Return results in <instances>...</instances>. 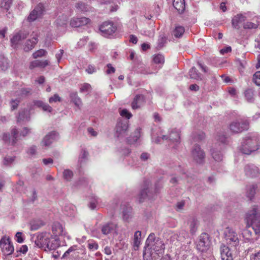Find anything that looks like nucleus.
Returning a JSON list of instances; mask_svg holds the SVG:
<instances>
[{"mask_svg":"<svg viewBox=\"0 0 260 260\" xmlns=\"http://www.w3.org/2000/svg\"><path fill=\"white\" fill-rule=\"evenodd\" d=\"M246 219L248 224H250V226L245 228L242 232L243 238L247 242L253 243L254 239L252 238L254 231L255 235H260V208L257 206H253L246 214Z\"/></svg>","mask_w":260,"mask_h":260,"instance_id":"nucleus-1","label":"nucleus"},{"mask_svg":"<svg viewBox=\"0 0 260 260\" xmlns=\"http://www.w3.org/2000/svg\"><path fill=\"white\" fill-rule=\"evenodd\" d=\"M38 247L45 251L55 249L58 247V241L48 232L39 233L35 241Z\"/></svg>","mask_w":260,"mask_h":260,"instance_id":"nucleus-2","label":"nucleus"},{"mask_svg":"<svg viewBox=\"0 0 260 260\" xmlns=\"http://www.w3.org/2000/svg\"><path fill=\"white\" fill-rule=\"evenodd\" d=\"M259 147V136L256 134H251L247 136L244 139L240 150L244 154H250L258 149Z\"/></svg>","mask_w":260,"mask_h":260,"instance_id":"nucleus-3","label":"nucleus"},{"mask_svg":"<svg viewBox=\"0 0 260 260\" xmlns=\"http://www.w3.org/2000/svg\"><path fill=\"white\" fill-rule=\"evenodd\" d=\"M30 133V129L26 127H23L20 133L16 127H13L11 131V134H3V140L9 145L15 146L19 140V137H24Z\"/></svg>","mask_w":260,"mask_h":260,"instance_id":"nucleus-4","label":"nucleus"},{"mask_svg":"<svg viewBox=\"0 0 260 260\" xmlns=\"http://www.w3.org/2000/svg\"><path fill=\"white\" fill-rule=\"evenodd\" d=\"M159 190L157 184L155 185L154 189L151 185V182L149 180L144 182L143 186L142 188L139 196V200L140 202H143L146 199H150L153 197Z\"/></svg>","mask_w":260,"mask_h":260,"instance_id":"nucleus-5","label":"nucleus"},{"mask_svg":"<svg viewBox=\"0 0 260 260\" xmlns=\"http://www.w3.org/2000/svg\"><path fill=\"white\" fill-rule=\"evenodd\" d=\"M249 128L248 122L244 119H238L233 121L229 125L230 131L233 133H240Z\"/></svg>","mask_w":260,"mask_h":260,"instance_id":"nucleus-6","label":"nucleus"},{"mask_svg":"<svg viewBox=\"0 0 260 260\" xmlns=\"http://www.w3.org/2000/svg\"><path fill=\"white\" fill-rule=\"evenodd\" d=\"M210 245L209 235L207 233H202L197 242L196 247L197 250L204 252L208 249Z\"/></svg>","mask_w":260,"mask_h":260,"instance_id":"nucleus-7","label":"nucleus"},{"mask_svg":"<svg viewBox=\"0 0 260 260\" xmlns=\"http://www.w3.org/2000/svg\"><path fill=\"white\" fill-rule=\"evenodd\" d=\"M224 237L227 243L236 246L239 243V239L237 234L232 229L226 228L224 231Z\"/></svg>","mask_w":260,"mask_h":260,"instance_id":"nucleus-8","label":"nucleus"},{"mask_svg":"<svg viewBox=\"0 0 260 260\" xmlns=\"http://www.w3.org/2000/svg\"><path fill=\"white\" fill-rule=\"evenodd\" d=\"M100 30L102 35L108 37L115 32L116 27L111 22H104L100 25Z\"/></svg>","mask_w":260,"mask_h":260,"instance_id":"nucleus-9","label":"nucleus"},{"mask_svg":"<svg viewBox=\"0 0 260 260\" xmlns=\"http://www.w3.org/2000/svg\"><path fill=\"white\" fill-rule=\"evenodd\" d=\"M191 155L195 161L198 164H202L204 161L205 154L200 146L196 145L192 149Z\"/></svg>","mask_w":260,"mask_h":260,"instance_id":"nucleus-10","label":"nucleus"},{"mask_svg":"<svg viewBox=\"0 0 260 260\" xmlns=\"http://www.w3.org/2000/svg\"><path fill=\"white\" fill-rule=\"evenodd\" d=\"M0 246L5 255H10L14 251L13 246L9 238H2L0 241Z\"/></svg>","mask_w":260,"mask_h":260,"instance_id":"nucleus-11","label":"nucleus"},{"mask_svg":"<svg viewBox=\"0 0 260 260\" xmlns=\"http://www.w3.org/2000/svg\"><path fill=\"white\" fill-rule=\"evenodd\" d=\"M128 124L127 120H120L117 122L116 126V135L117 137H123L127 133Z\"/></svg>","mask_w":260,"mask_h":260,"instance_id":"nucleus-12","label":"nucleus"},{"mask_svg":"<svg viewBox=\"0 0 260 260\" xmlns=\"http://www.w3.org/2000/svg\"><path fill=\"white\" fill-rule=\"evenodd\" d=\"M168 138L172 142L178 143L180 140V134L177 131L173 130L170 133L169 137H167L166 135H163L161 137H158L155 140V142L158 144L160 143L161 140H167Z\"/></svg>","mask_w":260,"mask_h":260,"instance_id":"nucleus-13","label":"nucleus"},{"mask_svg":"<svg viewBox=\"0 0 260 260\" xmlns=\"http://www.w3.org/2000/svg\"><path fill=\"white\" fill-rule=\"evenodd\" d=\"M43 12V6L42 4H39L32 11L30 12L27 17L29 22H32L36 20L38 17H40Z\"/></svg>","mask_w":260,"mask_h":260,"instance_id":"nucleus-14","label":"nucleus"},{"mask_svg":"<svg viewBox=\"0 0 260 260\" xmlns=\"http://www.w3.org/2000/svg\"><path fill=\"white\" fill-rule=\"evenodd\" d=\"M246 14H238L232 19V24L233 27L237 29H240V24L246 20Z\"/></svg>","mask_w":260,"mask_h":260,"instance_id":"nucleus-15","label":"nucleus"},{"mask_svg":"<svg viewBox=\"0 0 260 260\" xmlns=\"http://www.w3.org/2000/svg\"><path fill=\"white\" fill-rule=\"evenodd\" d=\"M90 22V20L86 17L74 18L70 21V25L72 27H78L85 25Z\"/></svg>","mask_w":260,"mask_h":260,"instance_id":"nucleus-16","label":"nucleus"},{"mask_svg":"<svg viewBox=\"0 0 260 260\" xmlns=\"http://www.w3.org/2000/svg\"><path fill=\"white\" fill-rule=\"evenodd\" d=\"M57 133L53 131L46 135L42 141L41 144L46 147L49 146L57 138Z\"/></svg>","mask_w":260,"mask_h":260,"instance_id":"nucleus-17","label":"nucleus"},{"mask_svg":"<svg viewBox=\"0 0 260 260\" xmlns=\"http://www.w3.org/2000/svg\"><path fill=\"white\" fill-rule=\"evenodd\" d=\"M116 225L111 222L104 224L101 226V232L103 234L107 235L115 232Z\"/></svg>","mask_w":260,"mask_h":260,"instance_id":"nucleus-18","label":"nucleus"},{"mask_svg":"<svg viewBox=\"0 0 260 260\" xmlns=\"http://www.w3.org/2000/svg\"><path fill=\"white\" fill-rule=\"evenodd\" d=\"M38 36L37 34L33 36L31 39L26 41L23 46V50L25 52H28L32 50L38 42Z\"/></svg>","mask_w":260,"mask_h":260,"instance_id":"nucleus-19","label":"nucleus"},{"mask_svg":"<svg viewBox=\"0 0 260 260\" xmlns=\"http://www.w3.org/2000/svg\"><path fill=\"white\" fill-rule=\"evenodd\" d=\"M245 174L247 176L254 177H256L259 174L258 168L254 165H247L245 167Z\"/></svg>","mask_w":260,"mask_h":260,"instance_id":"nucleus-20","label":"nucleus"},{"mask_svg":"<svg viewBox=\"0 0 260 260\" xmlns=\"http://www.w3.org/2000/svg\"><path fill=\"white\" fill-rule=\"evenodd\" d=\"M28 35V33L26 31H20L14 35L13 37L11 39L13 46L18 44L19 42L21 40L26 39Z\"/></svg>","mask_w":260,"mask_h":260,"instance_id":"nucleus-21","label":"nucleus"},{"mask_svg":"<svg viewBox=\"0 0 260 260\" xmlns=\"http://www.w3.org/2000/svg\"><path fill=\"white\" fill-rule=\"evenodd\" d=\"M220 254L222 260H233L232 252L226 246L224 245L221 247Z\"/></svg>","mask_w":260,"mask_h":260,"instance_id":"nucleus-22","label":"nucleus"},{"mask_svg":"<svg viewBox=\"0 0 260 260\" xmlns=\"http://www.w3.org/2000/svg\"><path fill=\"white\" fill-rule=\"evenodd\" d=\"M150 247L151 249L159 253H162L165 248L164 242L159 239H156L155 242Z\"/></svg>","mask_w":260,"mask_h":260,"instance_id":"nucleus-23","label":"nucleus"},{"mask_svg":"<svg viewBox=\"0 0 260 260\" xmlns=\"http://www.w3.org/2000/svg\"><path fill=\"white\" fill-rule=\"evenodd\" d=\"M144 103V96L142 95H137L132 103V107L133 109H138L141 107Z\"/></svg>","mask_w":260,"mask_h":260,"instance_id":"nucleus-24","label":"nucleus"},{"mask_svg":"<svg viewBox=\"0 0 260 260\" xmlns=\"http://www.w3.org/2000/svg\"><path fill=\"white\" fill-rule=\"evenodd\" d=\"M187 224L189 226L190 233L192 235H193L198 229V222L197 219L193 217L189 218L188 220Z\"/></svg>","mask_w":260,"mask_h":260,"instance_id":"nucleus-25","label":"nucleus"},{"mask_svg":"<svg viewBox=\"0 0 260 260\" xmlns=\"http://www.w3.org/2000/svg\"><path fill=\"white\" fill-rule=\"evenodd\" d=\"M49 64V61L48 60H35L30 63L29 68L31 70L35 68H45Z\"/></svg>","mask_w":260,"mask_h":260,"instance_id":"nucleus-26","label":"nucleus"},{"mask_svg":"<svg viewBox=\"0 0 260 260\" xmlns=\"http://www.w3.org/2000/svg\"><path fill=\"white\" fill-rule=\"evenodd\" d=\"M52 232L55 236L65 235L62 226L59 222H55L52 225Z\"/></svg>","mask_w":260,"mask_h":260,"instance_id":"nucleus-27","label":"nucleus"},{"mask_svg":"<svg viewBox=\"0 0 260 260\" xmlns=\"http://www.w3.org/2000/svg\"><path fill=\"white\" fill-rule=\"evenodd\" d=\"M17 122L28 121L30 119L29 112L27 109L21 111L17 117Z\"/></svg>","mask_w":260,"mask_h":260,"instance_id":"nucleus-28","label":"nucleus"},{"mask_svg":"<svg viewBox=\"0 0 260 260\" xmlns=\"http://www.w3.org/2000/svg\"><path fill=\"white\" fill-rule=\"evenodd\" d=\"M34 105L39 108H42L45 111L51 112L52 110V108L48 104L41 101H35Z\"/></svg>","mask_w":260,"mask_h":260,"instance_id":"nucleus-29","label":"nucleus"},{"mask_svg":"<svg viewBox=\"0 0 260 260\" xmlns=\"http://www.w3.org/2000/svg\"><path fill=\"white\" fill-rule=\"evenodd\" d=\"M141 136V128H137L135 130L134 134L131 137H129L127 141L129 143L132 144L136 142Z\"/></svg>","mask_w":260,"mask_h":260,"instance_id":"nucleus-30","label":"nucleus"},{"mask_svg":"<svg viewBox=\"0 0 260 260\" xmlns=\"http://www.w3.org/2000/svg\"><path fill=\"white\" fill-rule=\"evenodd\" d=\"M190 78L199 80L201 79V74L198 71L195 67H192L189 71Z\"/></svg>","mask_w":260,"mask_h":260,"instance_id":"nucleus-31","label":"nucleus"},{"mask_svg":"<svg viewBox=\"0 0 260 260\" xmlns=\"http://www.w3.org/2000/svg\"><path fill=\"white\" fill-rule=\"evenodd\" d=\"M184 31L185 29L183 26L178 25L173 30L172 34L175 37L179 38L182 36Z\"/></svg>","mask_w":260,"mask_h":260,"instance_id":"nucleus-32","label":"nucleus"},{"mask_svg":"<svg viewBox=\"0 0 260 260\" xmlns=\"http://www.w3.org/2000/svg\"><path fill=\"white\" fill-rule=\"evenodd\" d=\"M167 42V37L162 33L160 34L157 41V48L160 49L162 48Z\"/></svg>","mask_w":260,"mask_h":260,"instance_id":"nucleus-33","label":"nucleus"},{"mask_svg":"<svg viewBox=\"0 0 260 260\" xmlns=\"http://www.w3.org/2000/svg\"><path fill=\"white\" fill-rule=\"evenodd\" d=\"M141 232L138 231L135 232L134 238V247L135 250L138 249L141 243Z\"/></svg>","mask_w":260,"mask_h":260,"instance_id":"nucleus-34","label":"nucleus"},{"mask_svg":"<svg viewBox=\"0 0 260 260\" xmlns=\"http://www.w3.org/2000/svg\"><path fill=\"white\" fill-rule=\"evenodd\" d=\"M68 19V18L67 15H62L57 18L55 22L58 26H64L67 25Z\"/></svg>","mask_w":260,"mask_h":260,"instance_id":"nucleus-35","label":"nucleus"},{"mask_svg":"<svg viewBox=\"0 0 260 260\" xmlns=\"http://www.w3.org/2000/svg\"><path fill=\"white\" fill-rule=\"evenodd\" d=\"M71 101L78 107H80L82 105L81 99L78 96L76 92L71 93L70 94Z\"/></svg>","mask_w":260,"mask_h":260,"instance_id":"nucleus-36","label":"nucleus"},{"mask_svg":"<svg viewBox=\"0 0 260 260\" xmlns=\"http://www.w3.org/2000/svg\"><path fill=\"white\" fill-rule=\"evenodd\" d=\"M173 6L179 12H183L185 10V3L184 0H180V2L174 0L173 2Z\"/></svg>","mask_w":260,"mask_h":260,"instance_id":"nucleus-37","label":"nucleus"},{"mask_svg":"<svg viewBox=\"0 0 260 260\" xmlns=\"http://www.w3.org/2000/svg\"><path fill=\"white\" fill-rule=\"evenodd\" d=\"M44 224V222L40 220H33L30 223V230L36 231L38 230Z\"/></svg>","mask_w":260,"mask_h":260,"instance_id":"nucleus-38","label":"nucleus"},{"mask_svg":"<svg viewBox=\"0 0 260 260\" xmlns=\"http://www.w3.org/2000/svg\"><path fill=\"white\" fill-rule=\"evenodd\" d=\"M100 199L95 196H92L89 204V207L91 210H94L96 208L97 204L99 203Z\"/></svg>","mask_w":260,"mask_h":260,"instance_id":"nucleus-39","label":"nucleus"},{"mask_svg":"<svg viewBox=\"0 0 260 260\" xmlns=\"http://www.w3.org/2000/svg\"><path fill=\"white\" fill-rule=\"evenodd\" d=\"M76 7L78 10L83 12L89 11L91 9L90 7L82 2L78 3Z\"/></svg>","mask_w":260,"mask_h":260,"instance_id":"nucleus-40","label":"nucleus"},{"mask_svg":"<svg viewBox=\"0 0 260 260\" xmlns=\"http://www.w3.org/2000/svg\"><path fill=\"white\" fill-rule=\"evenodd\" d=\"M255 186L254 185H250L247 187V197L251 200L254 197L255 192Z\"/></svg>","mask_w":260,"mask_h":260,"instance_id":"nucleus-41","label":"nucleus"},{"mask_svg":"<svg viewBox=\"0 0 260 260\" xmlns=\"http://www.w3.org/2000/svg\"><path fill=\"white\" fill-rule=\"evenodd\" d=\"M259 25L258 22L256 23L247 21L243 23V26L244 29H256Z\"/></svg>","mask_w":260,"mask_h":260,"instance_id":"nucleus-42","label":"nucleus"},{"mask_svg":"<svg viewBox=\"0 0 260 260\" xmlns=\"http://www.w3.org/2000/svg\"><path fill=\"white\" fill-rule=\"evenodd\" d=\"M245 96L247 101L252 103L254 101L253 91L251 89H248L245 91Z\"/></svg>","mask_w":260,"mask_h":260,"instance_id":"nucleus-43","label":"nucleus"},{"mask_svg":"<svg viewBox=\"0 0 260 260\" xmlns=\"http://www.w3.org/2000/svg\"><path fill=\"white\" fill-rule=\"evenodd\" d=\"M211 154L213 158L216 160L219 161L222 160V155L219 151H215L214 149L211 150Z\"/></svg>","mask_w":260,"mask_h":260,"instance_id":"nucleus-44","label":"nucleus"},{"mask_svg":"<svg viewBox=\"0 0 260 260\" xmlns=\"http://www.w3.org/2000/svg\"><path fill=\"white\" fill-rule=\"evenodd\" d=\"M64 211L65 214L69 216L74 215L75 213L74 207L72 205L66 206L64 207Z\"/></svg>","mask_w":260,"mask_h":260,"instance_id":"nucleus-45","label":"nucleus"},{"mask_svg":"<svg viewBox=\"0 0 260 260\" xmlns=\"http://www.w3.org/2000/svg\"><path fill=\"white\" fill-rule=\"evenodd\" d=\"M13 0H2L0 6L2 8L8 11L10 8Z\"/></svg>","mask_w":260,"mask_h":260,"instance_id":"nucleus-46","label":"nucleus"},{"mask_svg":"<svg viewBox=\"0 0 260 260\" xmlns=\"http://www.w3.org/2000/svg\"><path fill=\"white\" fill-rule=\"evenodd\" d=\"M9 66L8 59L5 57L0 59V69L2 71H6Z\"/></svg>","mask_w":260,"mask_h":260,"instance_id":"nucleus-47","label":"nucleus"},{"mask_svg":"<svg viewBox=\"0 0 260 260\" xmlns=\"http://www.w3.org/2000/svg\"><path fill=\"white\" fill-rule=\"evenodd\" d=\"M47 51L44 49H40L32 54V57L34 58H37L38 57H41L46 55Z\"/></svg>","mask_w":260,"mask_h":260,"instance_id":"nucleus-48","label":"nucleus"},{"mask_svg":"<svg viewBox=\"0 0 260 260\" xmlns=\"http://www.w3.org/2000/svg\"><path fill=\"white\" fill-rule=\"evenodd\" d=\"M153 61L155 63L162 64L164 63V61H165L164 57L162 55L160 54H157L156 55H155L153 57Z\"/></svg>","mask_w":260,"mask_h":260,"instance_id":"nucleus-49","label":"nucleus"},{"mask_svg":"<svg viewBox=\"0 0 260 260\" xmlns=\"http://www.w3.org/2000/svg\"><path fill=\"white\" fill-rule=\"evenodd\" d=\"M155 241H156V240H155L154 234L151 233L149 235V236L146 241V245L147 246H150L152 245H153V244L155 242Z\"/></svg>","mask_w":260,"mask_h":260,"instance_id":"nucleus-50","label":"nucleus"},{"mask_svg":"<svg viewBox=\"0 0 260 260\" xmlns=\"http://www.w3.org/2000/svg\"><path fill=\"white\" fill-rule=\"evenodd\" d=\"M31 94V89L28 88H23L20 89L18 95H20L21 97L27 96Z\"/></svg>","mask_w":260,"mask_h":260,"instance_id":"nucleus-51","label":"nucleus"},{"mask_svg":"<svg viewBox=\"0 0 260 260\" xmlns=\"http://www.w3.org/2000/svg\"><path fill=\"white\" fill-rule=\"evenodd\" d=\"M64 179L67 181L71 180L73 176V173L70 170H65L63 173Z\"/></svg>","mask_w":260,"mask_h":260,"instance_id":"nucleus-52","label":"nucleus"},{"mask_svg":"<svg viewBox=\"0 0 260 260\" xmlns=\"http://www.w3.org/2000/svg\"><path fill=\"white\" fill-rule=\"evenodd\" d=\"M88 155V153L85 150H82L81 152V153L79 155V161L80 163H82L85 159H87V156Z\"/></svg>","mask_w":260,"mask_h":260,"instance_id":"nucleus-53","label":"nucleus"},{"mask_svg":"<svg viewBox=\"0 0 260 260\" xmlns=\"http://www.w3.org/2000/svg\"><path fill=\"white\" fill-rule=\"evenodd\" d=\"M250 260H260V249L258 251L255 250L250 255Z\"/></svg>","mask_w":260,"mask_h":260,"instance_id":"nucleus-54","label":"nucleus"},{"mask_svg":"<svg viewBox=\"0 0 260 260\" xmlns=\"http://www.w3.org/2000/svg\"><path fill=\"white\" fill-rule=\"evenodd\" d=\"M217 140L221 142L222 144H226L227 142V138L225 136L224 134H218L217 135L216 137Z\"/></svg>","mask_w":260,"mask_h":260,"instance_id":"nucleus-55","label":"nucleus"},{"mask_svg":"<svg viewBox=\"0 0 260 260\" xmlns=\"http://www.w3.org/2000/svg\"><path fill=\"white\" fill-rule=\"evenodd\" d=\"M253 81L258 86H260V71L256 72L253 75Z\"/></svg>","mask_w":260,"mask_h":260,"instance_id":"nucleus-56","label":"nucleus"},{"mask_svg":"<svg viewBox=\"0 0 260 260\" xmlns=\"http://www.w3.org/2000/svg\"><path fill=\"white\" fill-rule=\"evenodd\" d=\"M91 88V85L88 83H84L81 85V87L80 88V92H87L90 90Z\"/></svg>","mask_w":260,"mask_h":260,"instance_id":"nucleus-57","label":"nucleus"},{"mask_svg":"<svg viewBox=\"0 0 260 260\" xmlns=\"http://www.w3.org/2000/svg\"><path fill=\"white\" fill-rule=\"evenodd\" d=\"M20 102V100L18 99H16L15 100H12L10 102L11 109L12 110L16 109L17 108Z\"/></svg>","mask_w":260,"mask_h":260,"instance_id":"nucleus-58","label":"nucleus"},{"mask_svg":"<svg viewBox=\"0 0 260 260\" xmlns=\"http://www.w3.org/2000/svg\"><path fill=\"white\" fill-rule=\"evenodd\" d=\"M185 202L184 201L177 202L176 205V210L178 212L182 211Z\"/></svg>","mask_w":260,"mask_h":260,"instance_id":"nucleus-59","label":"nucleus"},{"mask_svg":"<svg viewBox=\"0 0 260 260\" xmlns=\"http://www.w3.org/2000/svg\"><path fill=\"white\" fill-rule=\"evenodd\" d=\"M120 115L121 116L125 117L127 119H129L132 116V114L129 113L126 109H123L121 110L120 112Z\"/></svg>","mask_w":260,"mask_h":260,"instance_id":"nucleus-60","label":"nucleus"},{"mask_svg":"<svg viewBox=\"0 0 260 260\" xmlns=\"http://www.w3.org/2000/svg\"><path fill=\"white\" fill-rule=\"evenodd\" d=\"M14 160V157L11 156L5 157L4 159V164L5 165H9Z\"/></svg>","mask_w":260,"mask_h":260,"instance_id":"nucleus-61","label":"nucleus"},{"mask_svg":"<svg viewBox=\"0 0 260 260\" xmlns=\"http://www.w3.org/2000/svg\"><path fill=\"white\" fill-rule=\"evenodd\" d=\"M76 249V246H73L70 247L68 249V250H67L64 252V253L62 255V258H65L66 257H67L71 253V252L75 251Z\"/></svg>","mask_w":260,"mask_h":260,"instance_id":"nucleus-62","label":"nucleus"},{"mask_svg":"<svg viewBox=\"0 0 260 260\" xmlns=\"http://www.w3.org/2000/svg\"><path fill=\"white\" fill-rule=\"evenodd\" d=\"M60 98L58 96V94H55L53 96H51L49 99V102L50 103H52V102H56L57 101H60Z\"/></svg>","mask_w":260,"mask_h":260,"instance_id":"nucleus-63","label":"nucleus"},{"mask_svg":"<svg viewBox=\"0 0 260 260\" xmlns=\"http://www.w3.org/2000/svg\"><path fill=\"white\" fill-rule=\"evenodd\" d=\"M98 245L95 242H90L88 244V247L91 250H96L98 248Z\"/></svg>","mask_w":260,"mask_h":260,"instance_id":"nucleus-64","label":"nucleus"}]
</instances>
